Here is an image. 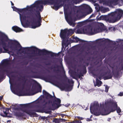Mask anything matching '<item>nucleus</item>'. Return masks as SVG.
<instances>
[{
  "mask_svg": "<svg viewBox=\"0 0 123 123\" xmlns=\"http://www.w3.org/2000/svg\"><path fill=\"white\" fill-rule=\"evenodd\" d=\"M87 121H90V120L89 118L87 119Z\"/></svg>",
  "mask_w": 123,
  "mask_h": 123,
  "instance_id": "a878e982",
  "label": "nucleus"
},
{
  "mask_svg": "<svg viewBox=\"0 0 123 123\" xmlns=\"http://www.w3.org/2000/svg\"><path fill=\"white\" fill-rule=\"evenodd\" d=\"M74 30L71 29L68 30L67 29L61 30L60 34V36L62 40V44L63 45L64 41L67 39L69 36L71 35L74 32Z\"/></svg>",
  "mask_w": 123,
  "mask_h": 123,
  "instance_id": "20e7f679",
  "label": "nucleus"
},
{
  "mask_svg": "<svg viewBox=\"0 0 123 123\" xmlns=\"http://www.w3.org/2000/svg\"><path fill=\"white\" fill-rule=\"evenodd\" d=\"M96 84H95L94 83V86H98L99 87L102 84V82L101 81L98 80L97 79H96Z\"/></svg>",
  "mask_w": 123,
  "mask_h": 123,
  "instance_id": "9b49d317",
  "label": "nucleus"
},
{
  "mask_svg": "<svg viewBox=\"0 0 123 123\" xmlns=\"http://www.w3.org/2000/svg\"><path fill=\"white\" fill-rule=\"evenodd\" d=\"M90 12H91L92 11V9L90 8Z\"/></svg>",
  "mask_w": 123,
  "mask_h": 123,
  "instance_id": "393cba45",
  "label": "nucleus"
},
{
  "mask_svg": "<svg viewBox=\"0 0 123 123\" xmlns=\"http://www.w3.org/2000/svg\"><path fill=\"white\" fill-rule=\"evenodd\" d=\"M12 30L16 32H18L23 31V30L21 29L16 26H14L12 27Z\"/></svg>",
  "mask_w": 123,
  "mask_h": 123,
  "instance_id": "9d476101",
  "label": "nucleus"
},
{
  "mask_svg": "<svg viewBox=\"0 0 123 123\" xmlns=\"http://www.w3.org/2000/svg\"><path fill=\"white\" fill-rule=\"evenodd\" d=\"M78 117L79 119H80L81 120H82L83 119V118L82 117Z\"/></svg>",
  "mask_w": 123,
  "mask_h": 123,
  "instance_id": "b1692460",
  "label": "nucleus"
},
{
  "mask_svg": "<svg viewBox=\"0 0 123 123\" xmlns=\"http://www.w3.org/2000/svg\"><path fill=\"white\" fill-rule=\"evenodd\" d=\"M79 123H81V122H80Z\"/></svg>",
  "mask_w": 123,
  "mask_h": 123,
  "instance_id": "c756f323",
  "label": "nucleus"
},
{
  "mask_svg": "<svg viewBox=\"0 0 123 123\" xmlns=\"http://www.w3.org/2000/svg\"><path fill=\"white\" fill-rule=\"evenodd\" d=\"M9 82H10V84H11L10 88H11V91H12V92H13V93H15L14 92V91H13L11 87V83L10 82V80H9Z\"/></svg>",
  "mask_w": 123,
  "mask_h": 123,
  "instance_id": "4be33fe9",
  "label": "nucleus"
},
{
  "mask_svg": "<svg viewBox=\"0 0 123 123\" xmlns=\"http://www.w3.org/2000/svg\"><path fill=\"white\" fill-rule=\"evenodd\" d=\"M43 93L44 95H45L46 96L50 97L51 95L49 94L45 90H43Z\"/></svg>",
  "mask_w": 123,
  "mask_h": 123,
  "instance_id": "4468645a",
  "label": "nucleus"
},
{
  "mask_svg": "<svg viewBox=\"0 0 123 123\" xmlns=\"http://www.w3.org/2000/svg\"><path fill=\"white\" fill-rule=\"evenodd\" d=\"M61 90H65L67 91H70L72 89V87H69V88L66 89L65 86L63 85H60L58 86Z\"/></svg>",
  "mask_w": 123,
  "mask_h": 123,
  "instance_id": "1a4fd4ad",
  "label": "nucleus"
},
{
  "mask_svg": "<svg viewBox=\"0 0 123 123\" xmlns=\"http://www.w3.org/2000/svg\"><path fill=\"white\" fill-rule=\"evenodd\" d=\"M11 5L12 6H13L14 5V4L12 2V1H11Z\"/></svg>",
  "mask_w": 123,
  "mask_h": 123,
  "instance_id": "bb28decb",
  "label": "nucleus"
},
{
  "mask_svg": "<svg viewBox=\"0 0 123 123\" xmlns=\"http://www.w3.org/2000/svg\"><path fill=\"white\" fill-rule=\"evenodd\" d=\"M2 96H1V97H0V100H1L2 99Z\"/></svg>",
  "mask_w": 123,
  "mask_h": 123,
  "instance_id": "c85d7f7f",
  "label": "nucleus"
},
{
  "mask_svg": "<svg viewBox=\"0 0 123 123\" xmlns=\"http://www.w3.org/2000/svg\"><path fill=\"white\" fill-rule=\"evenodd\" d=\"M109 87L108 86H105V91L106 92H107L108 91V90L109 89Z\"/></svg>",
  "mask_w": 123,
  "mask_h": 123,
  "instance_id": "dca6fc26",
  "label": "nucleus"
},
{
  "mask_svg": "<svg viewBox=\"0 0 123 123\" xmlns=\"http://www.w3.org/2000/svg\"><path fill=\"white\" fill-rule=\"evenodd\" d=\"M31 50L34 51H39V50L37 48L34 46H32L29 48Z\"/></svg>",
  "mask_w": 123,
  "mask_h": 123,
  "instance_id": "f8f14e48",
  "label": "nucleus"
},
{
  "mask_svg": "<svg viewBox=\"0 0 123 123\" xmlns=\"http://www.w3.org/2000/svg\"><path fill=\"white\" fill-rule=\"evenodd\" d=\"M78 33H79L86 34L92 32V29L91 27H87L85 28L80 31L79 30L78 31Z\"/></svg>",
  "mask_w": 123,
  "mask_h": 123,
  "instance_id": "423d86ee",
  "label": "nucleus"
},
{
  "mask_svg": "<svg viewBox=\"0 0 123 123\" xmlns=\"http://www.w3.org/2000/svg\"><path fill=\"white\" fill-rule=\"evenodd\" d=\"M55 0H38L35 2L34 4L30 6H27L26 8L22 9H18L15 6H12L13 11L18 12L19 14L20 20L21 24L24 27L29 26L30 28L35 29L40 26L41 25V16L39 13H37V17L31 19L30 22H28L31 15L30 11L33 10L41 11L43 8V5L49 4L51 7L55 10H57L62 5V4L64 3V13L65 18L68 23L70 25L74 27L75 23L73 21L72 19L68 15L67 10L69 8V6L65 5V2H60L59 3L54 2Z\"/></svg>",
  "mask_w": 123,
  "mask_h": 123,
  "instance_id": "f257e3e1",
  "label": "nucleus"
},
{
  "mask_svg": "<svg viewBox=\"0 0 123 123\" xmlns=\"http://www.w3.org/2000/svg\"><path fill=\"white\" fill-rule=\"evenodd\" d=\"M18 94V95H19V96H22V95H22V94Z\"/></svg>",
  "mask_w": 123,
  "mask_h": 123,
  "instance_id": "cd10ccee",
  "label": "nucleus"
},
{
  "mask_svg": "<svg viewBox=\"0 0 123 123\" xmlns=\"http://www.w3.org/2000/svg\"><path fill=\"white\" fill-rule=\"evenodd\" d=\"M123 15V10L120 9L117 10L116 12H112L110 14L111 16L113 17L115 19L110 21V22L111 23L114 22L116 20L119 19Z\"/></svg>",
  "mask_w": 123,
  "mask_h": 123,
  "instance_id": "39448f33",
  "label": "nucleus"
},
{
  "mask_svg": "<svg viewBox=\"0 0 123 123\" xmlns=\"http://www.w3.org/2000/svg\"><path fill=\"white\" fill-rule=\"evenodd\" d=\"M9 109L8 108H3L4 114H0V115L3 117H12L11 114H9L8 113Z\"/></svg>",
  "mask_w": 123,
  "mask_h": 123,
  "instance_id": "0eeeda50",
  "label": "nucleus"
},
{
  "mask_svg": "<svg viewBox=\"0 0 123 123\" xmlns=\"http://www.w3.org/2000/svg\"><path fill=\"white\" fill-rule=\"evenodd\" d=\"M92 117V116H91V117Z\"/></svg>",
  "mask_w": 123,
  "mask_h": 123,
  "instance_id": "72a5a7b5",
  "label": "nucleus"
},
{
  "mask_svg": "<svg viewBox=\"0 0 123 123\" xmlns=\"http://www.w3.org/2000/svg\"><path fill=\"white\" fill-rule=\"evenodd\" d=\"M80 40V39L76 37H73V41L74 42H76Z\"/></svg>",
  "mask_w": 123,
  "mask_h": 123,
  "instance_id": "ddd939ff",
  "label": "nucleus"
},
{
  "mask_svg": "<svg viewBox=\"0 0 123 123\" xmlns=\"http://www.w3.org/2000/svg\"><path fill=\"white\" fill-rule=\"evenodd\" d=\"M101 104L100 105H95L93 106H92L90 108L91 112L94 115L98 116L100 115H108L111 112H113L115 110L116 108L117 107V102L116 101H113L111 104V111H110L109 110H106L105 107L107 104Z\"/></svg>",
  "mask_w": 123,
  "mask_h": 123,
  "instance_id": "f03ea898",
  "label": "nucleus"
},
{
  "mask_svg": "<svg viewBox=\"0 0 123 123\" xmlns=\"http://www.w3.org/2000/svg\"><path fill=\"white\" fill-rule=\"evenodd\" d=\"M25 112L26 113L29 115H31L32 114L31 113V111H26Z\"/></svg>",
  "mask_w": 123,
  "mask_h": 123,
  "instance_id": "a211bd4d",
  "label": "nucleus"
},
{
  "mask_svg": "<svg viewBox=\"0 0 123 123\" xmlns=\"http://www.w3.org/2000/svg\"><path fill=\"white\" fill-rule=\"evenodd\" d=\"M79 84H80V83H79V85L78 86H79ZM78 87H79V86H78Z\"/></svg>",
  "mask_w": 123,
  "mask_h": 123,
  "instance_id": "7c9ffc66",
  "label": "nucleus"
},
{
  "mask_svg": "<svg viewBox=\"0 0 123 123\" xmlns=\"http://www.w3.org/2000/svg\"><path fill=\"white\" fill-rule=\"evenodd\" d=\"M123 95V93L122 92H120L118 94V95L120 96H122Z\"/></svg>",
  "mask_w": 123,
  "mask_h": 123,
  "instance_id": "412c9836",
  "label": "nucleus"
},
{
  "mask_svg": "<svg viewBox=\"0 0 123 123\" xmlns=\"http://www.w3.org/2000/svg\"><path fill=\"white\" fill-rule=\"evenodd\" d=\"M2 41H6L8 43V44L6 43H3V47L5 52H7L10 49H18L19 50L23 49L17 41L9 39L6 35H5L3 37Z\"/></svg>",
  "mask_w": 123,
  "mask_h": 123,
  "instance_id": "7ed1b4c3",
  "label": "nucleus"
},
{
  "mask_svg": "<svg viewBox=\"0 0 123 123\" xmlns=\"http://www.w3.org/2000/svg\"><path fill=\"white\" fill-rule=\"evenodd\" d=\"M73 3L76 4L77 3V1L78 0H71Z\"/></svg>",
  "mask_w": 123,
  "mask_h": 123,
  "instance_id": "6ab92c4d",
  "label": "nucleus"
},
{
  "mask_svg": "<svg viewBox=\"0 0 123 123\" xmlns=\"http://www.w3.org/2000/svg\"><path fill=\"white\" fill-rule=\"evenodd\" d=\"M110 3H111V4L112 3L110 2Z\"/></svg>",
  "mask_w": 123,
  "mask_h": 123,
  "instance_id": "473e14b6",
  "label": "nucleus"
},
{
  "mask_svg": "<svg viewBox=\"0 0 123 123\" xmlns=\"http://www.w3.org/2000/svg\"><path fill=\"white\" fill-rule=\"evenodd\" d=\"M61 103L60 99L58 98H56L55 101L53 105V106L55 108H58L59 107V105Z\"/></svg>",
  "mask_w": 123,
  "mask_h": 123,
  "instance_id": "6e6552de",
  "label": "nucleus"
},
{
  "mask_svg": "<svg viewBox=\"0 0 123 123\" xmlns=\"http://www.w3.org/2000/svg\"><path fill=\"white\" fill-rule=\"evenodd\" d=\"M39 90L37 92H41V86L40 85H39Z\"/></svg>",
  "mask_w": 123,
  "mask_h": 123,
  "instance_id": "aec40b11",
  "label": "nucleus"
},
{
  "mask_svg": "<svg viewBox=\"0 0 123 123\" xmlns=\"http://www.w3.org/2000/svg\"><path fill=\"white\" fill-rule=\"evenodd\" d=\"M107 4L108 5H109V3H107Z\"/></svg>",
  "mask_w": 123,
  "mask_h": 123,
  "instance_id": "2f4dec72",
  "label": "nucleus"
},
{
  "mask_svg": "<svg viewBox=\"0 0 123 123\" xmlns=\"http://www.w3.org/2000/svg\"><path fill=\"white\" fill-rule=\"evenodd\" d=\"M117 111V113L119 114H119L121 112V111L120 108L119 107H117L116 109Z\"/></svg>",
  "mask_w": 123,
  "mask_h": 123,
  "instance_id": "2eb2a0df",
  "label": "nucleus"
},
{
  "mask_svg": "<svg viewBox=\"0 0 123 123\" xmlns=\"http://www.w3.org/2000/svg\"><path fill=\"white\" fill-rule=\"evenodd\" d=\"M82 6L85 8H87L89 7V6L87 5H84Z\"/></svg>",
  "mask_w": 123,
  "mask_h": 123,
  "instance_id": "f3484780",
  "label": "nucleus"
},
{
  "mask_svg": "<svg viewBox=\"0 0 123 123\" xmlns=\"http://www.w3.org/2000/svg\"><path fill=\"white\" fill-rule=\"evenodd\" d=\"M94 31L96 32H99V29H98V30L95 31V30H94Z\"/></svg>",
  "mask_w": 123,
  "mask_h": 123,
  "instance_id": "5701e85b",
  "label": "nucleus"
}]
</instances>
